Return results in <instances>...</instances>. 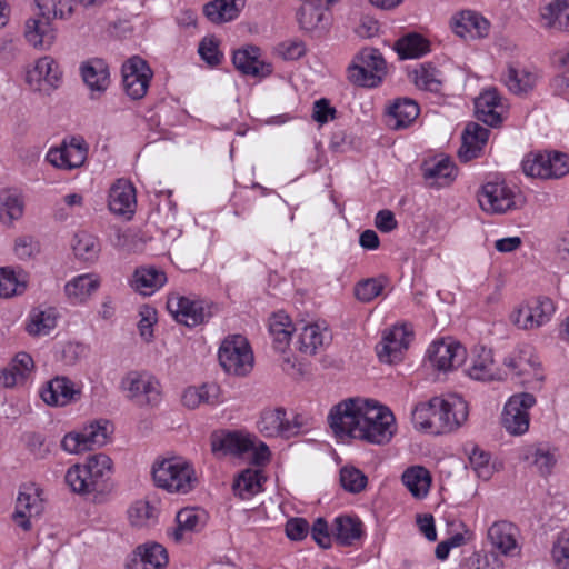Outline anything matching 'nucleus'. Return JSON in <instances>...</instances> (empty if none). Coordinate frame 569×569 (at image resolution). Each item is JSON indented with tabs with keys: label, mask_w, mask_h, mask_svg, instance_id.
<instances>
[{
	"label": "nucleus",
	"mask_w": 569,
	"mask_h": 569,
	"mask_svg": "<svg viewBox=\"0 0 569 569\" xmlns=\"http://www.w3.org/2000/svg\"><path fill=\"white\" fill-rule=\"evenodd\" d=\"M328 423L340 439L353 438L375 445L389 442L397 431L393 413L372 400L347 399L330 409Z\"/></svg>",
	"instance_id": "f257e3e1"
},
{
	"label": "nucleus",
	"mask_w": 569,
	"mask_h": 569,
	"mask_svg": "<svg viewBox=\"0 0 569 569\" xmlns=\"http://www.w3.org/2000/svg\"><path fill=\"white\" fill-rule=\"evenodd\" d=\"M468 413L467 402L458 395H449L417 405L411 420L416 429L440 435L458 429L467 420Z\"/></svg>",
	"instance_id": "f03ea898"
},
{
	"label": "nucleus",
	"mask_w": 569,
	"mask_h": 569,
	"mask_svg": "<svg viewBox=\"0 0 569 569\" xmlns=\"http://www.w3.org/2000/svg\"><path fill=\"white\" fill-rule=\"evenodd\" d=\"M111 470V459L103 453H97L88 457L86 463L70 467L64 479L73 492L99 495L108 491L107 480Z\"/></svg>",
	"instance_id": "7ed1b4c3"
},
{
	"label": "nucleus",
	"mask_w": 569,
	"mask_h": 569,
	"mask_svg": "<svg viewBox=\"0 0 569 569\" xmlns=\"http://www.w3.org/2000/svg\"><path fill=\"white\" fill-rule=\"evenodd\" d=\"M152 479L158 488L177 495L189 493L198 483L193 466L181 457L156 460Z\"/></svg>",
	"instance_id": "20e7f679"
},
{
	"label": "nucleus",
	"mask_w": 569,
	"mask_h": 569,
	"mask_svg": "<svg viewBox=\"0 0 569 569\" xmlns=\"http://www.w3.org/2000/svg\"><path fill=\"white\" fill-rule=\"evenodd\" d=\"M126 396L140 408L158 407L162 400L160 381L147 371H131L121 381Z\"/></svg>",
	"instance_id": "39448f33"
},
{
	"label": "nucleus",
	"mask_w": 569,
	"mask_h": 569,
	"mask_svg": "<svg viewBox=\"0 0 569 569\" xmlns=\"http://www.w3.org/2000/svg\"><path fill=\"white\" fill-rule=\"evenodd\" d=\"M387 66L378 49L365 48L348 68V79L360 87H377L386 74Z\"/></svg>",
	"instance_id": "423d86ee"
},
{
	"label": "nucleus",
	"mask_w": 569,
	"mask_h": 569,
	"mask_svg": "<svg viewBox=\"0 0 569 569\" xmlns=\"http://www.w3.org/2000/svg\"><path fill=\"white\" fill-rule=\"evenodd\" d=\"M555 305L547 297L532 298L519 303L510 313V322L521 330H536L551 320Z\"/></svg>",
	"instance_id": "0eeeda50"
},
{
	"label": "nucleus",
	"mask_w": 569,
	"mask_h": 569,
	"mask_svg": "<svg viewBox=\"0 0 569 569\" xmlns=\"http://www.w3.org/2000/svg\"><path fill=\"white\" fill-rule=\"evenodd\" d=\"M222 368L234 376H246L253 367V355L247 339L237 335L224 339L219 349Z\"/></svg>",
	"instance_id": "6e6552de"
},
{
	"label": "nucleus",
	"mask_w": 569,
	"mask_h": 569,
	"mask_svg": "<svg viewBox=\"0 0 569 569\" xmlns=\"http://www.w3.org/2000/svg\"><path fill=\"white\" fill-rule=\"evenodd\" d=\"M522 170L532 178L558 179L569 172V159L560 152L530 153L522 161Z\"/></svg>",
	"instance_id": "1a4fd4ad"
},
{
	"label": "nucleus",
	"mask_w": 569,
	"mask_h": 569,
	"mask_svg": "<svg viewBox=\"0 0 569 569\" xmlns=\"http://www.w3.org/2000/svg\"><path fill=\"white\" fill-rule=\"evenodd\" d=\"M108 437L109 422L98 420L86 426L80 432L67 433L61 441V448L69 453L78 455L102 447L107 443Z\"/></svg>",
	"instance_id": "9d476101"
},
{
	"label": "nucleus",
	"mask_w": 569,
	"mask_h": 569,
	"mask_svg": "<svg viewBox=\"0 0 569 569\" xmlns=\"http://www.w3.org/2000/svg\"><path fill=\"white\" fill-rule=\"evenodd\" d=\"M536 403L533 395L521 392L513 395L505 405L502 426L515 436L523 435L529 429V409Z\"/></svg>",
	"instance_id": "9b49d317"
},
{
	"label": "nucleus",
	"mask_w": 569,
	"mask_h": 569,
	"mask_svg": "<svg viewBox=\"0 0 569 569\" xmlns=\"http://www.w3.org/2000/svg\"><path fill=\"white\" fill-rule=\"evenodd\" d=\"M152 70L147 61L134 56L122 66V83L126 93L133 100L142 99L152 79Z\"/></svg>",
	"instance_id": "f8f14e48"
},
{
	"label": "nucleus",
	"mask_w": 569,
	"mask_h": 569,
	"mask_svg": "<svg viewBox=\"0 0 569 569\" xmlns=\"http://www.w3.org/2000/svg\"><path fill=\"white\" fill-rule=\"evenodd\" d=\"M481 209L488 213L501 214L516 208V194L505 181H490L478 193Z\"/></svg>",
	"instance_id": "ddd939ff"
},
{
	"label": "nucleus",
	"mask_w": 569,
	"mask_h": 569,
	"mask_svg": "<svg viewBox=\"0 0 569 569\" xmlns=\"http://www.w3.org/2000/svg\"><path fill=\"white\" fill-rule=\"evenodd\" d=\"M88 156V146L81 138H71L56 148H51L47 153V160L53 167L61 170H72L81 167Z\"/></svg>",
	"instance_id": "4468645a"
},
{
	"label": "nucleus",
	"mask_w": 569,
	"mask_h": 569,
	"mask_svg": "<svg viewBox=\"0 0 569 569\" xmlns=\"http://www.w3.org/2000/svg\"><path fill=\"white\" fill-rule=\"evenodd\" d=\"M258 428L264 437L289 438L299 433L301 423L298 417L289 420L286 410L281 407L266 408L261 411Z\"/></svg>",
	"instance_id": "2eb2a0df"
},
{
	"label": "nucleus",
	"mask_w": 569,
	"mask_h": 569,
	"mask_svg": "<svg viewBox=\"0 0 569 569\" xmlns=\"http://www.w3.org/2000/svg\"><path fill=\"white\" fill-rule=\"evenodd\" d=\"M167 309L178 322L187 327L198 326L211 317V312L206 310L202 301L191 300L177 293L168 297Z\"/></svg>",
	"instance_id": "dca6fc26"
},
{
	"label": "nucleus",
	"mask_w": 569,
	"mask_h": 569,
	"mask_svg": "<svg viewBox=\"0 0 569 569\" xmlns=\"http://www.w3.org/2000/svg\"><path fill=\"white\" fill-rule=\"evenodd\" d=\"M44 510L41 490L34 485L23 486L16 503L13 520L23 530L31 528V519L39 517Z\"/></svg>",
	"instance_id": "f3484780"
},
{
	"label": "nucleus",
	"mask_w": 569,
	"mask_h": 569,
	"mask_svg": "<svg viewBox=\"0 0 569 569\" xmlns=\"http://www.w3.org/2000/svg\"><path fill=\"white\" fill-rule=\"evenodd\" d=\"M412 331L406 326H393L386 330L382 340L377 345L379 359L387 363L400 361L402 353L408 349Z\"/></svg>",
	"instance_id": "a211bd4d"
},
{
	"label": "nucleus",
	"mask_w": 569,
	"mask_h": 569,
	"mask_svg": "<svg viewBox=\"0 0 569 569\" xmlns=\"http://www.w3.org/2000/svg\"><path fill=\"white\" fill-rule=\"evenodd\" d=\"M61 70L53 58L46 56L37 60L27 72V82L34 91H49L59 86Z\"/></svg>",
	"instance_id": "6ab92c4d"
},
{
	"label": "nucleus",
	"mask_w": 569,
	"mask_h": 569,
	"mask_svg": "<svg viewBox=\"0 0 569 569\" xmlns=\"http://www.w3.org/2000/svg\"><path fill=\"white\" fill-rule=\"evenodd\" d=\"M36 365L27 352H18L4 368L0 369V386L16 388L23 386L34 371Z\"/></svg>",
	"instance_id": "aec40b11"
},
{
	"label": "nucleus",
	"mask_w": 569,
	"mask_h": 569,
	"mask_svg": "<svg viewBox=\"0 0 569 569\" xmlns=\"http://www.w3.org/2000/svg\"><path fill=\"white\" fill-rule=\"evenodd\" d=\"M80 389L64 376H58L49 380L40 391L41 399L51 407H64L76 401Z\"/></svg>",
	"instance_id": "412c9836"
},
{
	"label": "nucleus",
	"mask_w": 569,
	"mask_h": 569,
	"mask_svg": "<svg viewBox=\"0 0 569 569\" xmlns=\"http://www.w3.org/2000/svg\"><path fill=\"white\" fill-rule=\"evenodd\" d=\"M518 536V528L506 520L493 522L487 531V537L492 547L505 556H516L520 552Z\"/></svg>",
	"instance_id": "4be33fe9"
},
{
	"label": "nucleus",
	"mask_w": 569,
	"mask_h": 569,
	"mask_svg": "<svg viewBox=\"0 0 569 569\" xmlns=\"http://www.w3.org/2000/svg\"><path fill=\"white\" fill-rule=\"evenodd\" d=\"M428 356L433 367L448 371L465 361L466 349L459 343L438 341L429 347Z\"/></svg>",
	"instance_id": "5701e85b"
},
{
	"label": "nucleus",
	"mask_w": 569,
	"mask_h": 569,
	"mask_svg": "<svg viewBox=\"0 0 569 569\" xmlns=\"http://www.w3.org/2000/svg\"><path fill=\"white\" fill-rule=\"evenodd\" d=\"M452 31L463 39H478L486 37L489 22L477 12L461 11L451 18Z\"/></svg>",
	"instance_id": "b1692460"
},
{
	"label": "nucleus",
	"mask_w": 569,
	"mask_h": 569,
	"mask_svg": "<svg viewBox=\"0 0 569 569\" xmlns=\"http://www.w3.org/2000/svg\"><path fill=\"white\" fill-rule=\"evenodd\" d=\"M467 373L470 378L482 381L501 378L493 360L492 350L483 346L473 348Z\"/></svg>",
	"instance_id": "393cba45"
},
{
	"label": "nucleus",
	"mask_w": 569,
	"mask_h": 569,
	"mask_svg": "<svg viewBox=\"0 0 569 569\" xmlns=\"http://www.w3.org/2000/svg\"><path fill=\"white\" fill-rule=\"evenodd\" d=\"M109 209L118 216L130 218L137 206L136 189L124 179L117 180L109 192Z\"/></svg>",
	"instance_id": "a878e982"
},
{
	"label": "nucleus",
	"mask_w": 569,
	"mask_h": 569,
	"mask_svg": "<svg viewBox=\"0 0 569 569\" xmlns=\"http://www.w3.org/2000/svg\"><path fill=\"white\" fill-rule=\"evenodd\" d=\"M490 131L476 122H469L461 136V147L458 157L462 162H468L479 157L482 148L489 139Z\"/></svg>",
	"instance_id": "bb28decb"
},
{
	"label": "nucleus",
	"mask_w": 569,
	"mask_h": 569,
	"mask_svg": "<svg viewBox=\"0 0 569 569\" xmlns=\"http://www.w3.org/2000/svg\"><path fill=\"white\" fill-rule=\"evenodd\" d=\"M167 565V550L159 543H146L136 549L127 569H164Z\"/></svg>",
	"instance_id": "cd10ccee"
},
{
	"label": "nucleus",
	"mask_w": 569,
	"mask_h": 569,
	"mask_svg": "<svg viewBox=\"0 0 569 569\" xmlns=\"http://www.w3.org/2000/svg\"><path fill=\"white\" fill-rule=\"evenodd\" d=\"M232 62L242 74L267 77L272 72L271 66L259 59V48L247 47L234 51Z\"/></svg>",
	"instance_id": "c85d7f7f"
},
{
	"label": "nucleus",
	"mask_w": 569,
	"mask_h": 569,
	"mask_svg": "<svg viewBox=\"0 0 569 569\" xmlns=\"http://www.w3.org/2000/svg\"><path fill=\"white\" fill-rule=\"evenodd\" d=\"M506 366L520 378L521 383L541 379L540 362L530 349H522L505 360Z\"/></svg>",
	"instance_id": "c756f323"
},
{
	"label": "nucleus",
	"mask_w": 569,
	"mask_h": 569,
	"mask_svg": "<svg viewBox=\"0 0 569 569\" xmlns=\"http://www.w3.org/2000/svg\"><path fill=\"white\" fill-rule=\"evenodd\" d=\"M211 448L213 452L242 456L244 453H249L253 448V439L249 435L241 432L213 435L211 439Z\"/></svg>",
	"instance_id": "7c9ffc66"
},
{
	"label": "nucleus",
	"mask_w": 569,
	"mask_h": 569,
	"mask_svg": "<svg viewBox=\"0 0 569 569\" xmlns=\"http://www.w3.org/2000/svg\"><path fill=\"white\" fill-rule=\"evenodd\" d=\"M24 37L34 48L49 49L54 40L56 32L51 26V20L31 18L26 22Z\"/></svg>",
	"instance_id": "2f4dec72"
},
{
	"label": "nucleus",
	"mask_w": 569,
	"mask_h": 569,
	"mask_svg": "<svg viewBox=\"0 0 569 569\" xmlns=\"http://www.w3.org/2000/svg\"><path fill=\"white\" fill-rule=\"evenodd\" d=\"M545 28L569 31V0H550L540 11Z\"/></svg>",
	"instance_id": "473e14b6"
},
{
	"label": "nucleus",
	"mask_w": 569,
	"mask_h": 569,
	"mask_svg": "<svg viewBox=\"0 0 569 569\" xmlns=\"http://www.w3.org/2000/svg\"><path fill=\"white\" fill-rule=\"evenodd\" d=\"M476 114L479 121L496 127L501 123V116L497 111L500 107V96L496 88L485 90L476 100Z\"/></svg>",
	"instance_id": "72a5a7b5"
},
{
	"label": "nucleus",
	"mask_w": 569,
	"mask_h": 569,
	"mask_svg": "<svg viewBox=\"0 0 569 569\" xmlns=\"http://www.w3.org/2000/svg\"><path fill=\"white\" fill-rule=\"evenodd\" d=\"M244 0H213L203 7V13L212 23H224L236 19Z\"/></svg>",
	"instance_id": "f704fd0d"
},
{
	"label": "nucleus",
	"mask_w": 569,
	"mask_h": 569,
	"mask_svg": "<svg viewBox=\"0 0 569 569\" xmlns=\"http://www.w3.org/2000/svg\"><path fill=\"white\" fill-rule=\"evenodd\" d=\"M220 388L216 383H203L199 387H188L181 402L188 409H196L201 405H216L219 401Z\"/></svg>",
	"instance_id": "c9c22d12"
},
{
	"label": "nucleus",
	"mask_w": 569,
	"mask_h": 569,
	"mask_svg": "<svg viewBox=\"0 0 569 569\" xmlns=\"http://www.w3.org/2000/svg\"><path fill=\"white\" fill-rule=\"evenodd\" d=\"M423 177L430 187L443 188L456 178V167L449 158L423 164Z\"/></svg>",
	"instance_id": "e433bc0d"
},
{
	"label": "nucleus",
	"mask_w": 569,
	"mask_h": 569,
	"mask_svg": "<svg viewBox=\"0 0 569 569\" xmlns=\"http://www.w3.org/2000/svg\"><path fill=\"white\" fill-rule=\"evenodd\" d=\"M81 76L91 91L102 92L109 86V70L101 59H92L81 66Z\"/></svg>",
	"instance_id": "4c0bfd02"
},
{
	"label": "nucleus",
	"mask_w": 569,
	"mask_h": 569,
	"mask_svg": "<svg viewBox=\"0 0 569 569\" xmlns=\"http://www.w3.org/2000/svg\"><path fill=\"white\" fill-rule=\"evenodd\" d=\"M296 330L297 328L284 312H276L269 319V332L273 338V347L278 351L283 352L287 349Z\"/></svg>",
	"instance_id": "58836bf2"
},
{
	"label": "nucleus",
	"mask_w": 569,
	"mask_h": 569,
	"mask_svg": "<svg viewBox=\"0 0 569 569\" xmlns=\"http://www.w3.org/2000/svg\"><path fill=\"white\" fill-rule=\"evenodd\" d=\"M419 107L410 100L403 99L396 101L388 112V124L395 130L409 127L418 117Z\"/></svg>",
	"instance_id": "ea45409f"
},
{
	"label": "nucleus",
	"mask_w": 569,
	"mask_h": 569,
	"mask_svg": "<svg viewBox=\"0 0 569 569\" xmlns=\"http://www.w3.org/2000/svg\"><path fill=\"white\" fill-rule=\"evenodd\" d=\"M402 483L417 498H425L431 486V475L422 466H412L405 470L401 477Z\"/></svg>",
	"instance_id": "a19ab883"
},
{
	"label": "nucleus",
	"mask_w": 569,
	"mask_h": 569,
	"mask_svg": "<svg viewBox=\"0 0 569 569\" xmlns=\"http://www.w3.org/2000/svg\"><path fill=\"white\" fill-rule=\"evenodd\" d=\"M100 279L93 273L80 274L64 286L66 295L73 302H84L98 290Z\"/></svg>",
	"instance_id": "79ce46f5"
},
{
	"label": "nucleus",
	"mask_w": 569,
	"mask_h": 569,
	"mask_svg": "<svg viewBox=\"0 0 569 569\" xmlns=\"http://www.w3.org/2000/svg\"><path fill=\"white\" fill-rule=\"evenodd\" d=\"M298 335V348L302 353L315 355L329 338L326 328H321L318 323L303 325Z\"/></svg>",
	"instance_id": "37998d69"
},
{
	"label": "nucleus",
	"mask_w": 569,
	"mask_h": 569,
	"mask_svg": "<svg viewBox=\"0 0 569 569\" xmlns=\"http://www.w3.org/2000/svg\"><path fill=\"white\" fill-rule=\"evenodd\" d=\"M166 281L163 271L154 267H142L136 270L132 284L141 295L149 296L161 288Z\"/></svg>",
	"instance_id": "c03bdc74"
},
{
	"label": "nucleus",
	"mask_w": 569,
	"mask_h": 569,
	"mask_svg": "<svg viewBox=\"0 0 569 569\" xmlns=\"http://www.w3.org/2000/svg\"><path fill=\"white\" fill-rule=\"evenodd\" d=\"M58 312L54 308H36L30 312L27 331L31 336L49 335L57 326Z\"/></svg>",
	"instance_id": "a18cd8bd"
},
{
	"label": "nucleus",
	"mask_w": 569,
	"mask_h": 569,
	"mask_svg": "<svg viewBox=\"0 0 569 569\" xmlns=\"http://www.w3.org/2000/svg\"><path fill=\"white\" fill-rule=\"evenodd\" d=\"M537 79L538 76L533 72L509 67L503 77V82L510 92L515 94H526L533 89Z\"/></svg>",
	"instance_id": "49530a36"
},
{
	"label": "nucleus",
	"mask_w": 569,
	"mask_h": 569,
	"mask_svg": "<svg viewBox=\"0 0 569 569\" xmlns=\"http://www.w3.org/2000/svg\"><path fill=\"white\" fill-rule=\"evenodd\" d=\"M333 535L342 546H351L362 535V523L358 518L349 516L338 517L335 520Z\"/></svg>",
	"instance_id": "de8ad7c7"
},
{
	"label": "nucleus",
	"mask_w": 569,
	"mask_h": 569,
	"mask_svg": "<svg viewBox=\"0 0 569 569\" xmlns=\"http://www.w3.org/2000/svg\"><path fill=\"white\" fill-rule=\"evenodd\" d=\"M262 473L257 469L243 470L233 483V491L241 499H249L262 488Z\"/></svg>",
	"instance_id": "09e8293b"
},
{
	"label": "nucleus",
	"mask_w": 569,
	"mask_h": 569,
	"mask_svg": "<svg viewBox=\"0 0 569 569\" xmlns=\"http://www.w3.org/2000/svg\"><path fill=\"white\" fill-rule=\"evenodd\" d=\"M395 50L401 59H416L429 51V41L420 34L411 33L399 39Z\"/></svg>",
	"instance_id": "8fccbe9b"
},
{
	"label": "nucleus",
	"mask_w": 569,
	"mask_h": 569,
	"mask_svg": "<svg viewBox=\"0 0 569 569\" xmlns=\"http://www.w3.org/2000/svg\"><path fill=\"white\" fill-rule=\"evenodd\" d=\"M24 202L21 196L12 191L0 192V221L11 223L22 217Z\"/></svg>",
	"instance_id": "3c124183"
},
{
	"label": "nucleus",
	"mask_w": 569,
	"mask_h": 569,
	"mask_svg": "<svg viewBox=\"0 0 569 569\" xmlns=\"http://www.w3.org/2000/svg\"><path fill=\"white\" fill-rule=\"evenodd\" d=\"M158 510L149 501L139 500L132 503L128 510V518L134 527H149L157 521Z\"/></svg>",
	"instance_id": "603ef678"
},
{
	"label": "nucleus",
	"mask_w": 569,
	"mask_h": 569,
	"mask_svg": "<svg viewBox=\"0 0 569 569\" xmlns=\"http://www.w3.org/2000/svg\"><path fill=\"white\" fill-rule=\"evenodd\" d=\"M72 248L76 256L84 261L97 259L100 252V244L97 237L86 231H79L74 234Z\"/></svg>",
	"instance_id": "864d4df0"
},
{
	"label": "nucleus",
	"mask_w": 569,
	"mask_h": 569,
	"mask_svg": "<svg viewBox=\"0 0 569 569\" xmlns=\"http://www.w3.org/2000/svg\"><path fill=\"white\" fill-rule=\"evenodd\" d=\"M327 6L312 3L301 4L297 12V19L300 27L307 31H316L321 28L323 20V9Z\"/></svg>",
	"instance_id": "5fc2aeb1"
},
{
	"label": "nucleus",
	"mask_w": 569,
	"mask_h": 569,
	"mask_svg": "<svg viewBox=\"0 0 569 569\" xmlns=\"http://www.w3.org/2000/svg\"><path fill=\"white\" fill-rule=\"evenodd\" d=\"M412 81L415 84L422 90L437 92L440 90L441 80L439 79V72L431 66L421 64L416 68L411 73Z\"/></svg>",
	"instance_id": "6e6d98bb"
},
{
	"label": "nucleus",
	"mask_w": 569,
	"mask_h": 569,
	"mask_svg": "<svg viewBox=\"0 0 569 569\" xmlns=\"http://www.w3.org/2000/svg\"><path fill=\"white\" fill-rule=\"evenodd\" d=\"M177 523L178 528L174 532L176 540H181L183 538V532L186 531H197L200 529L201 515L196 509H182L177 513Z\"/></svg>",
	"instance_id": "4d7b16f0"
},
{
	"label": "nucleus",
	"mask_w": 569,
	"mask_h": 569,
	"mask_svg": "<svg viewBox=\"0 0 569 569\" xmlns=\"http://www.w3.org/2000/svg\"><path fill=\"white\" fill-rule=\"evenodd\" d=\"M340 482L343 489L357 493L366 488L367 477L357 468L343 467L340 470Z\"/></svg>",
	"instance_id": "13d9d810"
},
{
	"label": "nucleus",
	"mask_w": 569,
	"mask_h": 569,
	"mask_svg": "<svg viewBox=\"0 0 569 569\" xmlns=\"http://www.w3.org/2000/svg\"><path fill=\"white\" fill-rule=\"evenodd\" d=\"M385 279L369 278L357 283L355 295L362 302H370L381 295L385 288Z\"/></svg>",
	"instance_id": "bf43d9fd"
},
{
	"label": "nucleus",
	"mask_w": 569,
	"mask_h": 569,
	"mask_svg": "<svg viewBox=\"0 0 569 569\" xmlns=\"http://www.w3.org/2000/svg\"><path fill=\"white\" fill-rule=\"evenodd\" d=\"M551 558L557 569H569V531L560 532L553 542Z\"/></svg>",
	"instance_id": "052dcab7"
},
{
	"label": "nucleus",
	"mask_w": 569,
	"mask_h": 569,
	"mask_svg": "<svg viewBox=\"0 0 569 569\" xmlns=\"http://www.w3.org/2000/svg\"><path fill=\"white\" fill-rule=\"evenodd\" d=\"M470 468L477 477L488 480L493 473V467L490 463V457L487 452L475 448L469 456Z\"/></svg>",
	"instance_id": "680f3d73"
},
{
	"label": "nucleus",
	"mask_w": 569,
	"mask_h": 569,
	"mask_svg": "<svg viewBox=\"0 0 569 569\" xmlns=\"http://www.w3.org/2000/svg\"><path fill=\"white\" fill-rule=\"evenodd\" d=\"M26 286L20 282L14 272L7 268L0 269V297L10 298L22 293Z\"/></svg>",
	"instance_id": "e2e57ef3"
},
{
	"label": "nucleus",
	"mask_w": 569,
	"mask_h": 569,
	"mask_svg": "<svg viewBox=\"0 0 569 569\" xmlns=\"http://www.w3.org/2000/svg\"><path fill=\"white\" fill-rule=\"evenodd\" d=\"M532 463L542 476H547L556 465L555 452L547 448L539 447L532 453Z\"/></svg>",
	"instance_id": "0e129e2a"
},
{
	"label": "nucleus",
	"mask_w": 569,
	"mask_h": 569,
	"mask_svg": "<svg viewBox=\"0 0 569 569\" xmlns=\"http://www.w3.org/2000/svg\"><path fill=\"white\" fill-rule=\"evenodd\" d=\"M467 569H503V563L493 552L477 553L469 559Z\"/></svg>",
	"instance_id": "69168bd1"
},
{
	"label": "nucleus",
	"mask_w": 569,
	"mask_h": 569,
	"mask_svg": "<svg viewBox=\"0 0 569 569\" xmlns=\"http://www.w3.org/2000/svg\"><path fill=\"white\" fill-rule=\"evenodd\" d=\"M26 447L36 459H44L50 450L42 435L29 432L24 436Z\"/></svg>",
	"instance_id": "338daca9"
},
{
	"label": "nucleus",
	"mask_w": 569,
	"mask_h": 569,
	"mask_svg": "<svg viewBox=\"0 0 569 569\" xmlns=\"http://www.w3.org/2000/svg\"><path fill=\"white\" fill-rule=\"evenodd\" d=\"M39 16L43 19L53 20L66 18L62 0H36Z\"/></svg>",
	"instance_id": "774afa93"
}]
</instances>
